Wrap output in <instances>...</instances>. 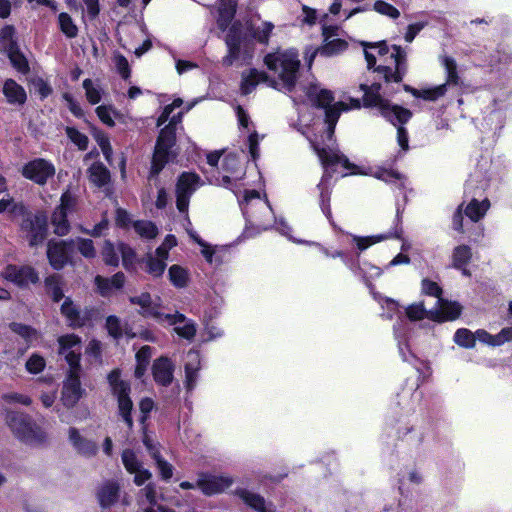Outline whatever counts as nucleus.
<instances>
[{"label":"nucleus","instance_id":"1","mask_svg":"<svg viewBox=\"0 0 512 512\" xmlns=\"http://www.w3.org/2000/svg\"><path fill=\"white\" fill-rule=\"evenodd\" d=\"M182 104L183 100L176 98L170 105L165 106L162 114L158 118V126L163 125L169 119L170 121L169 124L160 131L157 139L149 174L150 180L155 179L165 165L177 156L171 149L175 144V126L181 122L183 112H178L173 116H171V114L175 108H179Z\"/></svg>","mask_w":512,"mask_h":512},{"label":"nucleus","instance_id":"2","mask_svg":"<svg viewBox=\"0 0 512 512\" xmlns=\"http://www.w3.org/2000/svg\"><path fill=\"white\" fill-rule=\"evenodd\" d=\"M369 69L379 62L375 71L383 76L386 82H400L405 72L406 53L399 46H393L389 53L384 42H361Z\"/></svg>","mask_w":512,"mask_h":512},{"label":"nucleus","instance_id":"3","mask_svg":"<svg viewBox=\"0 0 512 512\" xmlns=\"http://www.w3.org/2000/svg\"><path fill=\"white\" fill-rule=\"evenodd\" d=\"M59 353L70 366L67 378L63 382L61 402L67 408L74 407L82 398L84 390L79 379V360L81 354L80 338L74 334L61 336L58 339Z\"/></svg>","mask_w":512,"mask_h":512},{"label":"nucleus","instance_id":"4","mask_svg":"<svg viewBox=\"0 0 512 512\" xmlns=\"http://www.w3.org/2000/svg\"><path fill=\"white\" fill-rule=\"evenodd\" d=\"M242 212L248 223L257 227L259 230H267L276 225V229L283 235L290 237V228L282 219L276 220L273 211L267 199L261 197L260 192L256 190H245L243 199L239 200Z\"/></svg>","mask_w":512,"mask_h":512},{"label":"nucleus","instance_id":"5","mask_svg":"<svg viewBox=\"0 0 512 512\" xmlns=\"http://www.w3.org/2000/svg\"><path fill=\"white\" fill-rule=\"evenodd\" d=\"M264 62L277 77V81H271L275 88L291 92L300 67L297 51L295 49L277 50L266 55Z\"/></svg>","mask_w":512,"mask_h":512},{"label":"nucleus","instance_id":"6","mask_svg":"<svg viewBox=\"0 0 512 512\" xmlns=\"http://www.w3.org/2000/svg\"><path fill=\"white\" fill-rule=\"evenodd\" d=\"M130 304L138 306V312L141 315L155 318L161 324L174 326L175 332L183 338L191 339L196 333L194 322L180 313L165 314L160 312L159 305L152 301L148 293L130 298Z\"/></svg>","mask_w":512,"mask_h":512},{"label":"nucleus","instance_id":"7","mask_svg":"<svg viewBox=\"0 0 512 512\" xmlns=\"http://www.w3.org/2000/svg\"><path fill=\"white\" fill-rule=\"evenodd\" d=\"M305 95L312 105L325 109V122L327 124V137L329 140L332 139L341 112L360 107V101L357 99H351L350 105L344 102L331 104L334 100L332 92L321 88L317 84L310 85L306 89Z\"/></svg>","mask_w":512,"mask_h":512},{"label":"nucleus","instance_id":"8","mask_svg":"<svg viewBox=\"0 0 512 512\" xmlns=\"http://www.w3.org/2000/svg\"><path fill=\"white\" fill-rule=\"evenodd\" d=\"M225 43L227 54L223 57V65H244L253 58L254 44L247 38L241 23L235 22L231 25L225 37Z\"/></svg>","mask_w":512,"mask_h":512},{"label":"nucleus","instance_id":"9","mask_svg":"<svg viewBox=\"0 0 512 512\" xmlns=\"http://www.w3.org/2000/svg\"><path fill=\"white\" fill-rule=\"evenodd\" d=\"M310 142L325 168L324 175L319 185L321 187V209L326 217L331 221V209L329 205L330 191L325 188L324 185L327 181V178L331 176L330 170L335 172L338 166L343 167L345 170H350L351 164L349 163V160L338 150L320 147V145L313 140H310Z\"/></svg>","mask_w":512,"mask_h":512},{"label":"nucleus","instance_id":"10","mask_svg":"<svg viewBox=\"0 0 512 512\" xmlns=\"http://www.w3.org/2000/svg\"><path fill=\"white\" fill-rule=\"evenodd\" d=\"M364 92L363 102L366 107L377 108L381 115L394 125L404 124L411 118V112L398 105H392L388 100L380 95V85L372 84L371 86L361 85Z\"/></svg>","mask_w":512,"mask_h":512},{"label":"nucleus","instance_id":"11","mask_svg":"<svg viewBox=\"0 0 512 512\" xmlns=\"http://www.w3.org/2000/svg\"><path fill=\"white\" fill-rule=\"evenodd\" d=\"M7 422L13 434L24 443L37 445L46 440L45 432L24 414L11 412L7 416Z\"/></svg>","mask_w":512,"mask_h":512},{"label":"nucleus","instance_id":"12","mask_svg":"<svg viewBox=\"0 0 512 512\" xmlns=\"http://www.w3.org/2000/svg\"><path fill=\"white\" fill-rule=\"evenodd\" d=\"M442 65L444 66L447 74L445 84H441L435 87L418 90L405 86V90L410 92L417 98H422L427 101H435L445 95L448 84L457 85L459 82V76L457 74V65L453 58L444 56L441 58Z\"/></svg>","mask_w":512,"mask_h":512},{"label":"nucleus","instance_id":"13","mask_svg":"<svg viewBox=\"0 0 512 512\" xmlns=\"http://www.w3.org/2000/svg\"><path fill=\"white\" fill-rule=\"evenodd\" d=\"M222 170V178L217 181V184L229 188L238 196L240 193L238 182L245 175V169L241 161L235 154H228L222 161Z\"/></svg>","mask_w":512,"mask_h":512},{"label":"nucleus","instance_id":"14","mask_svg":"<svg viewBox=\"0 0 512 512\" xmlns=\"http://www.w3.org/2000/svg\"><path fill=\"white\" fill-rule=\"evenodd\" d=\"M201 186L200 177L191 172L182 173L176 184V206L179 212L187 213L190 197Z\"/></svg>","mask_w":512,"mask_h":512},{"label":"nucleus","instance_id":"15","mask_svg":"<svg viewBox=\"0 0 512 512\" xmlns=\"http://www.w3.org/2000/svg\"><path fill=\"white\" fill-rule=\"evenodd\" d=\"M21 222V230L26 234L31 246L41 243L46 234L47 219L44 214L32 215L25 211Z\"/></svg>","mask_w":512,"mask_h":512},{"label":"nucleus","instance_id":"16","mask_svg":"<svg viewBox=\"0 0 512 512\" xmlns=\"http://www.w3.org/2000/svg\"><path fill=\"white\" fill-rule=\"evenodd\" d=\"M111 394L118 402L119 414L125 422H128V383L121 378L119 369H114L107 377Z\"/></svg>","mask_w":512,"mask_h":512},{"label":"nucleus","instance_id":"17","mask_svg":"<svg viewBox=\"0 0 512 512\" xmlns=\"http://www.w3.org/2000/svg\"><path fill=\"white\" fill-rule=\"evenodd\" d=\"M54 174V165L42 158L32 160L22 168V175L38 185L46 184Z\"/></svg>","mask_w":512,"mask_h":512},{"label":"nucleus","instance_id":"18","mask_svg":"<svg viewBox=\"0 0 512 512\" xmlns=\"http://www.w3.org/2000/svg\"><path fill=\"white\" fill-rule=\"evenodd\" d=\"M0 276L21 288H26L30 284H35L39 281L37 272L32 267L26 265H8L3 269Z\"/></svg>","mask_w":512,"mask_h":512},{"label":"nucleus","instance_id":"19","mask_svg":"<svg viewBox=\"0 0 512 512\" xmlns=\"http://www.w3.org/2000/svg\"><path fill=\"white\" fill-rule=\"evenodd\" d=\"M340 31L336 26L322 27V35L324 38L323 45L319 48L320 54L324 56H334L348 48V42L339 37Z\"/></svg>","mask_w":512,"mask_h":512},{"label":"nucleus","instance_id":"20","mask_svg":"<svg viewBox=\"0 0 512 512\" xmlns=\"http://www.w3.org/2000/svg\"><path fill=\"white\" fill-rule=\"evenodd\" d=\"M461 312L462 307L458 302L439 298L435 307L431 308L430 320L434 322L453 321L460 316Z\"/></svg>","mask_w":512,"mask_h":512},{"label":"nucleus","instance_id":"21","mask_svg":"<svg viewBox=\"0 0 512 512\" xmlns=\"http://www.w3.org/2000/svg\"><path fill=\"white\" fill-rule=\"evenodd\" d=\"M232 483V478L226 475L217 476L203 474L197 480V487H199L205 495L210 496L223 492L230 487Z\"/></svg>","mask_w":512,"mask_h":512},{"label":"nucleus","instance_id":"22","mask_svg":"<svg viewBox=\"0 0 512 512\" xmlns=\"http://www.w3.org/2000/svg\"><path fill=\"white\" fill-rule=\"evenodd\" d=\"M242 29L246 32L248 39L252 37L259 43L267 44L274 29V25L269 21H264L258 18L252 20L248 26L242 25Z\"/></svg>","mask_w":512,"mask_h":512},{"label":"nucleus","instance_id":"23","mask_svg":"<svg viewBox=\"0 0 512 512\" xmlns=\"http://www.w3.org/2000/svg\"><path fill=\"white\" fill-rule=\"evenodd\" d=\"M174 364L167 357L156 359L152 366V374L155 382L162 386L169 385L173 380Z\"/></svg>","mask_w":512,"mask_h":512},{"label":"nucleus","instance_id":"24","mask_svg":"<svg viewBox=\"0 0 512 512\" xmlns=\"http://www.w3.org/2000/svg\"><path fill=\"white\" fill-rule=\"evenodd\" d=\"M47 257L54 269L63 268L69 259L67 243L65 241H50Z\"/></svg>","mask_w":512,"mask_h":512},{"label":"nucleus","instance_id":"25","mask_svg":"<svg viewBox=\"0 0 512 512\" xmlns=\"http://www.w3.org/2000/svg\"><path fill=\"white\" fill-rule=\"evenodd\" d=\"M200 369V355L196 351H189L185 363V387L192 391L197 384L198 371Z\"/></svg>","mask_w":512,"mask_h":512},{"label":"nucleus","instance_id":"26","mask_svg":"<svg viewBox=\"0 0 512 512\" xmlns=\"http://www.w3.org/2000/svg\"><path fill=\"white\" fill-rule=\"evenodd\" d=\"M143 443L155 460L162 478L166 480L170 479L173 475V467L171 464L161 458L157 444L154 443L153 439L146 434L143 436Z\"/></svg>","mask_w":512,"mask_h":512},{"label":"nucleus","instance_id":"27","mask_svg":"<svg viewBox=\"0 0 512 512\" xmlns=\"http://www.w3.org/2000/svg\"><path fill=\"white\" fill-rule=\"evenodd\" d=\"M139 504L143 512H174L157 504V495L152 485H147L141 490Z\"/></svg>","mask_w":512,"mask_h":512},{"label":"nucleus","instance_id":"28","mask_svg":"<svg viewBox=\"0 0 512 512\" xmlns=\"http://www.w3.org/2000/svg\"><path fill=\"white\" fill-rule=\"evenodd\" d=\"M167 257H163L162 254L154 253L147 254L143 260V269L151 276L158 278L163 275L167 266Z\"/></svg>","mask_w":512,"mask_h":512},{"label":"nucleus","instance_id":"29","mask_svg":"<svg viewBox=\"0 0 512 512\" xmlns=\"http://www.w3.org/2000/svg\"><path fill=\"white\" fill-rule=\"evenodd\" d=\"M472 258L471 248L467 245H459L452 252V266L461 271L462 275L470 277L471 273L467 269Z\"/></svg>","mask_w":512,"mask_h":512},{"label":"nucleus","instance_id":"30","mask_svg":"<svg viewBox=\"0 0 512 512\" xmlns=\"http://www.w3.org/2000/svg\"><path fill=\"white\" fill-rule=\"evenodd\" d=\"M69 440L78 453L90 457L96 454L97 445L88 439L83 438L77 429H69Z\"/></svg>","mask_w":512,"mask_h":512},{"label":"nucleus","instance_id":"31","mask_svg":"<svg viewBox=\"0 0 512 512\" xmlns=\"http://www.w3.org/2000/svg\"><path fill=\"white\" fill-rule=\"evenodd\" d=\"M3 94L8 103L13 105H23L27 99L24 88L12 79H8L4 82Z\"/></svg>","mask_w":512,"mask_h":512},{"label":"nucleus","instance_id":"32","mask_svg":"<svg viewBox=\"0 0 512 512\" xmlns=\"http://www.w3.org/2000/svg\"><path fill=\"white\" fill-rule=\"evenodd\" d=\"M267 81L268 77L264 72L257 69H250L242 74L241 91L243 94H249L258 84Z\"/></svg>","mask_w":512,"mask_h":512},{"label":"nucleus","instance_id":"33","mask_svg":"<svg viewBox=\"0 0 512 512\" xmlns=\"http://www.w3.org/2000/svg\"><path fill=\"white\" fill-rule=\"evenodd\" d=\"M236 494L249 507L257 512H274L267 506L263 497L246 489H238Z\"/></svg>","mask_w":512,"mask_h":512},{"label":"nucleus","instance_id":"34","mask_svg":"<svg viewBox=\"0 0 512 512\" xmlns=\"http://www.w3.org/2000/svg\"><path fill=\"white\" fill-rule=\"evenodd\" d=\"M118 494L119 485L116 482L108 481L99 488L97 497L102 507H108L117 501Z\"/></svg>","mask_w":512,"mask_h":512},{"label":"nucleus","instance_id":"35","mask_svg":"<svg viewBox=\"0 0 512 512\" xmlns=\"http://www.w3.org/2000/svg\"><path fill=\"white\" fill-rule=\"evenodd\" d=\"M390 238H400V231L396 229L393 232H388L386 234H378L367 237L352 235V240L360 251H364L370 246Z\"/></svg>","mask_w":512,"mask_h":512},{"label":"nucleus","instance_id":"36","mask_svg":"<svg viewBox=\"0 0 512 512\" xmlns=\"http://www.w3.org/2000/svg\"><path fill=\"white\" fill-rule=\"evenodd\" d=\"M489 208L490 201L488 199L482 201L472 199L465 207L464 213L471 221L478 222L486 215Z\"/></svg>","mask_w":512,"mask_h":512},{"label":"nucleus","instance_id":"37","mask_svg":"<svg viewBox=\"0 0 512 512\" xmlns=\"http://www.w3.org/2000/svg\"><path fill=\"white\" fill-rule=\"evenodd\" d=\"M168 278L174 287L185 288L190 282V272L181 265L173 264L168 269Z\"/></svg>","mask_w":512,"mask_h":512},{"label":"nucleus","instance_id":"38","mask_svg":"<svg viewBox=\"0 0 512 512\" xmlns=\"http://www.w3.org/2000/svg\"><path fill=\"white\" fill-rule=\"evenodd\" d=\"M219 16L217 23L220 29L225 30L233 19L236 10V0H218Z\"/></svg>","mask_w":512,"mask_h":512},{"label":"nucleus","instance_id":"39","mask_svg":"<svg viewBox=\"0 0 512 512\" xmlns=\"http://www.w3.org/2000/svg\"><path fill=\"white\" fill-rule=\"evenodd\" d=\"M87 172L90 182L97 187H104L110 181L108 169L100 162L93 163Z\"/></svg>","mask_w":512,"mask_h":512},{"label":"nucleus","instance_id":"40","mask_svg":"<svg viewBox=\"0 0 512 512\" xmlns=\"http://www.w3.org/2000/svg\"><path fill=\"white\" fill-rule=\"evenodd\" d=\"M152 355L153 349L148 345L142 346L136 352V367L134 371L136 378H141L146 373Z\"/></svg>","mask_w":512,"mask_h":512},{"label":"nucleus","instance_id":"41","mask_svg":"<svg viewBox=\"0 0 512 512\" xmlns=\"http://www.w3.org/2000/svg\"><path fill=\"white\" fill-rule=\"evenodd\" d=\"M133 228L137 235L146 240L153 239L158 234L157 226L148 220H140L134 222Z\"/></svg>","mask_w":512,"mask_h":512},{"label":"nucleus","instance_id":"42","mask_svg":"<svg viewBox=\"0 0 512 512\" xmlns=\"http://www.w3.org/2000/svg\"><path fill=\"white\" fill-rule=\"evenodd\" d=\"M67 215L64 212H61L57 209L52 214L51 224L53 226L54 233L59 236H64L68 234L70 230V224L67 220Z\"/></svg>","mask_w":512,"mask_h":512},{"label":"nucleus","instance_id":"43","mask_svg":"<svg viewBox=\"0 0 512 512\" xmlns=\"http://www.w3.org/2000/svg\"><path fill=\"white\" fill-rule=\"evenodd\" d=\"M453 340L458 346L466 349H472L476 345L475 332L466 328L456 330Z\"/></svg>","mask_w":512,"mask_h":512},{"label":"nucleus","instance_id":"44","mask_svg":"<svg viewBox=\"0 0 512 512\" xmlns=\"http://www.w3.org/2000/svg\"><path fill=\"white\" fill-rule=\"evenodd\" d=\"M406 316L410 321L430 320L431 309L427 310L423 302L413 303L406 307Z\"/></svg>","mask_w":512,"mask_h":512},{"label":"nucleus","instance_id":"45","mask_svg":"<svg viewBox=\"0 0 512 512\" xmlns=\"http://www.w3.org/2000/svg\"><path fill=\"white\" fill-rule=\"evenodd\" d=\"M61 312L67 318L71 326L81 325L79 311L69 298L65 299L61 305Z\"/></svg>","mask_w":512,"mask_h":512},{"label":"nucleus","instance_id":"46","mask_svg":"<svg viewBox=\"0 0 512 512\" xmlns=\"http://www.w3.org/2000/svg\"><path fill=\"white\" fill-rule=\"evenodd\" d=\"M15 29L13 26H5L0 31V47L5 51H9L18 47L15 39Z\"/></svg>","mask_w":512,"mask_h":512},{"label":"nucleus","instance_id":"47","mask_svg":"<svg viewBox=\"0 0 512 512\" xmlns=\"http://www.w3.org/2000/svg\"><path fill=\"white\" fill-rule=\"evenodd\" d=\"M8 212L12 217L24 215L25 207L21 203L15 202L12 198H3L0 200V214Z\"/></svg>","mask_w":512,"mask_h":512},{"label":"nucleus","instance_id":"48","mask_svg":"<svg viewBox=\"0 0 512 512\" xmlns=\"http://www.w3.org/2000/svg\"><path fill=\"white\" fill-rule=\"evenodd\" d=\"M375 177L386 182V183H395L398 184L399 187H404L405 185V177L393 170L381 169L375 173Z\"/></svg>","mask_w":512,"mask_h":512},{"label":"nucleus","instance_id":"49","mask_svg":"<svg viewBox=\"0 0 512 512\" xmlns=\"http://www.w3.org/2000/svg\"><path fill=\"white\" fill-rule=\"evenodd\" d=\"M130 474H135L134 482L137 485H142L151 477V473L144 469L130 454Z\"/></svg>","mask_w":512,"mask_h":512},{"label":"nucleus","instance_id":"50","mask_svg":"<svg viewBox=\"0 0 512 512\" xmlns=\"http://www.w3.org/2000/svg\"><path fill=\"white\" fill-rule=\"evenodd\" d=\"M13 66L21 73H27L29 66L26 58L20 53L18 47L6 52Z\"/></svg>","mask_w":512,"mask_h":512},{"label":"nucleus","instance_id":"51","mask_svg":"<svg viewBox=\"0 0 512 512\" xmlns=\"http://www.w3.org/2000/svg\"><path fill=\"white\" fill-rule=\"evenodd\" d=\"M11 329L13 332L20 335L27 343H33L39 338L36 330L20 323L11 324Z\"/></svg>","mask_w":512,"mask_h":512},{"label":"nucleus","instance_id":"52","mask_svg":"<svg viewBox=\"0 0 512 512\" xmlns=\"http://www.w3.org/2000/svg\"><path fill=\"white\" fill-rule=\"evenodd\" d=\"M93 136L98 143L101 151L106 159V161L111 165L112 164V147L110 145V141L108 137L101 131L95 130Z\"/></svg>","mask_w":512,"mask_h":512},{"label":"nucleus","instance_id":"53","mask_svg":"<svg viewBox=\"0 0 512 512\" xmlns=\"http://www.w3.org/2000/svg\"><path fill=\"white\" fill-rule=\"evenodd\" d=\"M58 19L60 29L67 37L74 38L77 36L78 28L67 13H60Z\"/></svg>","mask_w":512,"mask_h":512},{"label":"nucleus","instance_id":"54","mask_svg":"<svg viewBox=\"0 0 512 512\" xmlns=\"http://www.w3.org/2000/svg\"><path fill=\"white\" fill-rule=\"evenodd\" d=\"M77 206V197L72 194L69 190L65 191L60 198V205L56 208L57 210L66 214L75 211Z\"/></svg>","mask_w":512,"mask_h":512},{"label":"nucleus","instance_id":"55","mask_svg":"<svg viewBox=\"0 0 512 512\" xmlns=\"http://www.w3.org/2000/svg\"><path fill=\"white\" fill-rule=\"evenodd\" d=\"M155 408V402L152 398H143L140 402H139V411H140V422L142 423L143 425V433L144 435H148L147 432H146V420L150 417V413L154 410Z\"/></svg>","mask_w":512,"mask_h":512},{"label":"nucleus","instance_id":"56","mask_svg":"<svg viewBox=\"0 0 512 512\" xmlns=\"http://www.w3.org/2000/svg\"><path fill=\"white\" fill-rule=\"evenodd\" d=\"M189 236L193 241H195L201 247V254L206 259L207 262H213L214 249L203 241L193 230L186 228Z\"/></svg>","mask_w":512,"mask_h":512},{"label":"nucleus","instance_id":"57","mask_svg":"<svg viewBox=\"0 0 512 512\" xmlns=\"http://www.w3.org/2000/svg\"><path fill=\"white\" fill-rule=\"evenodd\" d=\"M83 88L85 89L86 97L91 104H97L101 100V89L95 85L92 80L85 79L83 81Z\"/></svg>","mask_w":512,"mask_h":512},{"label":"nucleus","instance_id":"58","mask_svg":"<svg viewBox=\"0 0 512 512\" xmlns=\"http://www.w3.org/2000/svg\"><path fill=\"white\" fill-rule=\"evenodd\" d=\"M68 138L80 149L86 150L88 147V137L73 127L66 128Z\"/></svg>","mask_w":512,"mask_h":512},{"label":"nucleus","instance_id":"59","mask_svg":"<svg viewBox=\"0 0 512 512\" xmlns=\"http://www.w3.org/2000/svg\"><path fill=\"white\" fill-rule=\"evenodd\" d=\"M373 9L377 13L387 16L391 19H397L400 16V11L396 7L382 0L376 1L374 3Z\"/></svg>","mask_w":512,"mask_h":512},{"label":"nucleus","instance_id":"60","mask_svg":"<svg viewBox=\"0 0 512 512\" xmlns=\"http://www.w3.org/2000/svg\"><path fill=\"white\" fill-rule=\"evenodd\" d=\"M77 246L78 251L86 258H94L96 256V250L93 245V241L90 239L77 238L72 241Z\"/></svg>","mask_w":512,"mask_h":512},{"label":"nucleus","instance_id":"61","mask_svg":"<svg viewBox=\"0 0 512 512\" xmlns=\"http://www.w3.org/2000/svg\"><path fill=\"white\" fill-rule=\"evenodd\" d=\"M103 260L107 265L117 266L119 263L118 253L109 241H106L102 251Z\"/></svg>","mask_w":512,"mask_h":512},{"label":"nucleus","instance_id":"62","mask_svg":"<svg viewBox=\"0 0 512 512\" xmlns=\"http://www.w3.org/2000/svg\"><path fill=\"white\" fill-rule=\"evenodd\" d=\"M45 359L38 355L32 354L26 362V369L29 373L38 374L45 368Z\"/></svg>","mask_w":512,"mask_h":512},{"label":"nucleus","instance_id":"63","mask_svg":"<svg viewBox=\"0 0 512 512\" xmlns=\"http://www.w3.org/2000/svg\"><path fill=\"white\" fill-rule=\"evenodd\" d=\"M112 62L117 70V72L121 75L123 79L128 78V69H127V59L124 55H122L118 51H114Z\"/></svg>","mask_w":512,"mask_h":512},{"label":"nucleus","instance_id":"64","mask_svg":"<svg viewBox=\"0 0 512 512\" xmlns=\"http://www.w3.org/2000/svg\"><path fill=\"white\" fill-rule=\"evenodd\" d=\"M422 293L429 296H434L439 300L441 298L442 289L440 286L429 279H423L421 282Z\"/></svg>","mask_w":512,"mask_h":512}]
</instances>
